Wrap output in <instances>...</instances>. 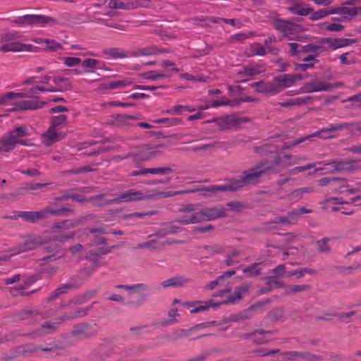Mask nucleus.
Segmentation results:
<instances>
[{
  "mask_svg": "<svg viewBox=\"0 0 361 361\" xmlns=\"http://www.w3.org/2000/svg\"><path fill=\"white\" fill-rule=\"evenodd\" d=\"M260 152L265 154L270 153L269 157L272 160H267L256 164L254 166L245 170L238 177L229 180L224 185L204 186L201 189L176 192L174 194L194 192L196 191H205L216 194L219 192L236 191L245 187L257 185L260 182L262 176L265 173L279 172L285 168L299 164L301 161L307 159L306 157H299L283 152L279 153L277 147L267 144L260 147Z\"/></svg>",
  "mask_w": 361,
  "mask_h": 361,
  "instance_id": "f257e3e1",
  "label": "nucleus"
},
{
  "mask_svg": "<svg viewBox=\"0 0 361 361\" xmlns=\"http://www.w3.org/2000/svg\"><path fill=\"white\" fill-rule=\"evenodd\" d=\"M271 25L289 40L296 39L298 35L305 30L302 25L291 21L290 19L274 18L271 21Z\"/></svg>",
  "mask_w": 361,
  "mask_h": 361,
  "instance_id": "f03ea898",
  "label": "nucleus"
},
{
  "mask_svg": "<svg viewBox=\"0 0 361 361\" xmlns=\"http://www.w3.org/2000/svg\"><path fill=\"white\" fill-rule=\"evenodd\" d=\"M154 195L152 194H145L141 190L133 188L116 195L113 199L106 200L104 204L148 200L152 199Z\"/></svg>",
  "mask_w": 361,
  "mask_h": 361,
  "instance_id": "7ed1b4c3",
  "label": "nucleus"
},
{
  "mask_svg": "<svg viewBox=\"0 0 361 361\" xmlns=\"http://www.w3.org/2000/svg\"><path fill=\"white\" fill-rule=\"evenodd\" d=\"M19 37L20 35L17 32H6L2 35L1 41L4 44L0 46V51H23L25 45L16 41Z\"/></svg>",
  "mask_w": 361,
  "mask_h": 361,
  "instance_id": "20e7f679",
  "label": "nucleus"
},
{
  "mask_svg": "<svg viewBox=\"0 0 361 361\" xmlns=\"http://www.w3.org/2000/svg\"><path fill=\"white\" fill-rule=\"evenodd\" d=\"M13 22L17 24H26V25H33V24H49V25H55L59 24L56 19L46 16L44 15H35V14H29L25 15L23 16H19L13 20Z\"/></svg>",
  "mask_w": 361,
  "mask_h": 361,
  "instance_id": "39448f33",
  "label": "nucleus"
},
{
  "mask_svg": "<svg viewBox=\"0 0 361 361\" xmlns=\"http://www.w3.org/2000/svg\"><path fill=\"white\" fill-rule=\"evenodd\" d=\"M297 79H304L302 74H283L275 76L273 80L277 90V93H279L286 87L293 86Z\"/></svg>",
  "mask_w": 361,
  "mask_h": 361,
  "instance_id": "423d86ee",
  "label": "nucleus"
},
{
  "mask_svg": "<svg viewBox=\"0 0 361 361\" xmlns=\"http://www.w3.org/2000/svg\"><path fill=\"white\" fill-rule=\"evenodd\" d=\"M264 303V302H258L251 305L243 311L233 315V320L238 322L245 319H250L255 316L262 313L264 311L263 307Z\"/></svg>",
  "mask_w": 361,
  "mask_h": 361,
  "instance_id": "0eeeda50",
  "label": "nucleus"
},
{
  "mask_svg": "<svg viewBox=\"0 0 361 361\" xmlns=\"http://www.w3.org/2000/svg\"><path fill=\"white\" fill-rule=\"evenodd\" d=\"M97 333L95 324L92 325L87 323H80L75 324L71 331V335L77 339H82L92 336Z\"/></svg>",
  "mask_w": 361,
  "mask_h": 361,
  "instance_id": "6e6552de",
  "label": "nucleus"
},
{
  "mask_svg": "<svg viewBox=\"0 0 361 361\" xmlns=\"http://www.w3.org/2000/svg\"><path fill=\"white\" fill-rule=\"evenodd\" d=\"M200 221H213L226 216V212L222 207H206L198 212Z\"/></svg>",
  "mask_w": 361,
  "mask_h": 361,
  "instance_id": "1a4fd4ad",
  "label": "nucleus"
},
{
  "mask_svg": "<svg viewBox=\"0 0 361 361\" xmlns=\"http://www.w3.org/2000/svg\"><path fill=\"white\" fill-rule=\"evenodd\" d=\"M243 119L238 118L235 114H231L213 119V121L216 122L219 128L223 130L236 128L241 123Z\"/></svg>",
  "mask_w": 361,
  "mask_h": 361,
  "instance_id": "9d476101",
  "label": "nucleus"
},
{
  "mask_svg": "<svg viewBox=\"0 0 361 361\" xmlns=\"http://www.w3.org/2000/svg\"><path fill=\"white\" fill-rule=\"evenodd\" d=\"M50 212L48 209L39 211H20L18 212V216L25 221L35 223L39 220L47 219V212Z\"/></svg>",
  "mask_w": 361,
  "mask_h": 361,
  "instance_id": "9b49d317",
  "label": "nucleus"
},
{
  "mask_svg": "<svg viewBox=\"0 0 361 361\" xmlns=\"http://www.w3.org/2000/svg\"><path fill=\"white\" fill-rule=\"evenodd\" d=\"M104 197V195H98L96 196H93L90 197L88 200H86L85 196L82 195L73 193L72 192H65L61 197H56V200H68L69 198L72 199L74 201L78 202H84L85 201H88L92 202V204L97 206L104 205V202H97V200H100Z\"/></svg>",
  "mask_w": 361,
  "mask_h": 361,
  "instance_id": "f8f14e48",
  "label": "nucleus"
},
{
  "mask_svg": "<svg viewBox=\"0 0 361 361\" xmlns=\"http://www.w3.org/2000/svg\"><path fill=\"white\" fill-rule=\"evenodd\" d=\"M66 118V116L63 114L53 117L51 125L47 133H43L40 135H66V132L60 130L61 129V126L63 124Z\"/></svg>",
  "mask_w": 361,
  "mask_h": 361,
  "instance_id": "ddd939ff",
  "label": "nucleus"
},
{
  "mask_svg": "<svg viewBox=\"0 0 361 361\" xmlns=\"http://www.w3.org/2000/svg\"><path fill=\"white\" fill-rule=\"evenodd\" d=\"M251 288L250 283L245 282L235 288L233 294L230 295L226 300L221 301L224 304H234L242 298V295L247 293Z\"/></svg>",
  "mask_w": 361,
  "mask_h": 361,
  "instance_id": "4468645a",
  "label": "nucleus"
},
{
  "mask_svg": "<svg viewBox=\"0 0 361 361\" xmlns=\"http://www.w3.org/2000/svg\"><path fill=\"white\" fill-rule=\"evenodd\" d=\"M250 85L252 87L255 88L256 92L259 93L270 94L271 95L278 94L273 80L269 82L259 80V82L252 83Z\"/></svg>",
  "mask_w": 361,
  "mask_h": 361,
  "instance_id": "2eb2a0df",
  "label": "nucleus"
},
{
  "mask_svg": "<svg viewBox=\"0 0 361 361\" xmlns=\"http://www.w3.org/2000/svg\"><path fill=\"white\" fill-rule=\"evenodd\" d=\"M321 44H328L333 50L348 46L350 43L353 42L352 39L346 38H331L324 37L319 40Z\"/></svg>",
  "mask_w": 361,
  "mask_h": 361,
  "instance_id": "dca6fc26",
  "label": "nucleus"
},
{
  "mask_svg": "<svg viewBox=\"0 0 361 361\" xmlns=\"http://www.w3.org/2000/svg\"><path fill=\"white\" fill-rule=\"evenodd\" d=\"M332 86L319 80H314L304 85V91L306 92H314L320 91H329Z\"/></svg>",
  "mask_w": 361,
  "mask_h": 361,
  "instance_id": "f3484780",
  "label": "nucleus"
},
{
  "mask_svg": "<svg viewBox=\"0 0 361 361\" xmlns=\"http://www.w3.org/2000/svg\"><path fill=\"white\" fill-rule=\"evenodd\" d=\"M43 243L44 239L39 235L28 236L20 247L19 252L34 250Z\"/></svg>",
  "mask_w": 361,
  "mask_h": 361,
  "instance_id": "a211bd4d",
  "label": "nucleus"
},
{
  "mask_svg": "<svg viewBox=\"0 0 361 361\" xmlns=\"http://www.w3.org/2000/svg\"><path fill=\"white\" fill-rule=\"evenodd\" d=\"M45 102L35 99L22 100L16 103V109L19 111L36 110L42 108Z\"/></svg>",
  "mask_w": 361,
  "mask_h": 361,
  "instance_id": "6ab92c4d",
  "label": "nucleus"
},
{
  "mask_svg": "<svg viewBox=\"0 0 361 361\" xmlns=\"http://www.w3.org/2000/svg\"><path fill=\"white\" fill-rule=\"evenodd\" d=\"M59 200L55 199V202L49 203L47 206H46L42 209H50V212H47V217L49 215L56 216H67L68 213L73 212V210L69 208H66L63 207L57 206V201Z\"/></svg>",
  "mask_w": 361,
  "mask_h": 361,
  "instance_id": "aec40b11",
  "label": "nucleus"
},
{
  "mask_svg": "<svg viewBox=\"0 0 361 361\" xmlns=\"http://www.w3.org/2000/svg\"><path fill=\"white\" fill-rule=\"evenodd\" d=\"M109 8L111 9L133 10L139 8L137 1H126L119 0H110L108 4Z\"/></svg>",
  "mask_w": 361,
  "mask_h": 361,
  "instance_id": "412c9836",
  "label": "nucleus"
},
{
  "mask_svg": "<svg viewBox=\"0 0 361 361\" xmlns=\"http://www.w3.org/2000/svg\"><path fill=\"white\" fill-rule=\"evenodd\" d=\"M190 281V280L188 278L177 276L163 281L161 285L164 288L169 287H182Z\"/></svg>",
  "mask_w": 361,
  "mask_h": 361,
  "instance_id": "4be33fe9",
  "label": "nucleus"
},
{
  "mask_svg": "<svg viewBox=\"0 0 361 361\" xmlns=\"http://www.w3.org/2000/svg\"><path fill=\"white\" fill-rule=\"evenodd\" d=\"M19 317L22 320L27 321V324H33L44 319V317L42 314L31 310L22 311L19 314Z\"/></svg>",
  "mask_w": 361,
  "mask_h": 361,
  "instance_id": "5701e85b",
  "label": "nucleus"
},
{
  "mask_svg": "<svg viewBox=\"0 0 361 361\" xmlns=\"http://www.w3.org/2000/svg\"><path fill=\"white\" fill-rule=\"evenodd\" d=\"M94 270L95 269L94 268L85 267L80 270L73 279H71L70 281H72L74 284L78 285V288L83 283V281L94 271Z\"/></svg>",
  "mask_w": 361,
  "mask_h": 361,
  "instance_id": "b1692460",
  "label": "nucleus"
},
{
  "mask_svg": "<svg viewBox=\"0 0 361 361\" xmlns=\"http://www.w3.org/2000/svg\"><path fill=\"white\" fill-rule=\"evenodd\" d=\"M78 220H65L63 221L56 222L51 226V230L54 232H60L70 228H74L79 224Z\"/></svg>",
  "mask_w": 361,
  "mask_h": 361,
  "instance_id": "393cba45",
  "label": "nucleus"
},
{
  "mask_svg": "<svg viewBox=\"0 0 361 361\" xmlns=\"http://www.w3.org/2000/svg\"><path fill=\"white\" fill-rule=\"evenodd\" d=\"M161 53V51L155 46H149L137 49L130 53V56L137 57L140 56H152Z\"/></svg>",
  "mask_w": 361,
  "mask_h": 361,
  "instance_id": "a878e982",
  "label": "nucleus"
},
{
  "mask_svg": "<svg viewBox=\"0 0 361 361\" xmlns=\"http://www.w3.org/2000/svg\"><path fill=\"white\" fill-rule=\"evenodd\" d=\"M337 169H342L344 171H353L361 170V165L356 160L341 161V164H336Z\"/></svg>",
  "mask_w": 361,
  "mask_h": 361,
  "instance_id": "bb28decb",
  "label": "nucleus"
},
{
  "mask_svg": "<svg viewBox=\"0 0 361 361\" xmlns=\"http://www.w3.org/2000/svg\"><path fill=\"white\" fill-rule=\"evenodd\" d=\"M323 44H321L319 42V44H308L300 47V50H301L302 53L317 54L319 55V54L326 51V47H324Z\"/></svg>",
  "mask_w": 361,
  "mask_h": 361,
  "instance_id": "cd10ccee",
  "label": "nucleus"
},
{
  "mask_svg": "<svg viewBox=\"0 0 361 361\" xmlns=\"http://www.w3.org/2000/svg\"><path fill=\"white\" fill-rule=\"evenodd\" d=\"M316 164H323L325 166V168H317L313 172H310L309 173L310 175H312V174H313L317 171H324L325 173H333L336 171H342V169H337L338 167L336 164H341V161H333V162H330V163H324V161H322V162H317Z\"/></svg>",
  "mask_w": 361,
  "mask_h": 361,
  "instance_id": "c85d7f7f",
  "label": "nucleus"
},
{
  "mask_svg": "<svg viewBox=\"0 0 361 361\" xmlns=\"http://www.w3.org/2000/svg\"><path fill=\"white\" fill-rule=\"evenodd\" d=\"M21 137H9L0 142V152H8L14 147L16 143L20 142Z\"/></svg>",
  "mask_w": 361,
  "mask_h": 361,
  "instance_id": "c756f323",
  "label": "nucleus"
},
{
  "mask_svg": "<svg viewBox=\"0 0 361 361\" xmlns=\"http://www.w3.org/2000/svg\"><path fill=\"white\" fill-rule=\"evenodd\" d=\"M76 284H74L72 281H69L67 283L62 284L60 287L56 288L47 298L49 301H51L56 298L59 295L63 294L66 292L67 288H77Z\"/></svg>",
  "mask_w": 361,
  "mask_h": 361,
  "instance_id": "7c9ffc66",
  "label": "nucleus"
},
{
  "mask_svg": "<svg viewBox=\"0 0 361 361\" xmlns=\"http://www.w3.org/2000/svg\"><path fill=\"white\" fill-rule=\"evenodd\" d=\"M132 82L129 80H118L111 81L103 85V88L105 90H115L126 87L130 85Z\"/></svg>",
  "mask_w": 361,
  "mask_h": 361,
  "instance_id": "2f4dec72",
  "label": "nucleus"
},
{
  "mask_svg": "<svg viewBox=\"0 0 361 361\" xmlns=\"http://www.w3.org/2000/svg\"><path fill=\"white\" fill-rule=\"evenodd\" d=\"M317 26L322 30L331 32H340L344 29V26L340 23L331 21L319 23Z\"/></svg>",
  "mask_w": 361,
  "mask_h": 361,
  "instance_id": "473e14b6",
  "label": "nucleus"
},
{
  "mask_svg": "<svg viewBox=\"0 0 361 361\" xmlns=\"http://www.w3.org/2000/svg\"><path fill=\"white\" fill-rule=\"evenodd\" d=\"M176 221L185 225L200 222L198 212H195L190 215H183L179 216L178 219H176Z\"/></svg>",
  "mask_w": 361,
  "mask_h": 361,
  "instance_id": "72a5a7b5",
  "label": "nucleus"
},
{
  "mask_svg": "<svg viewBox=\"0 0 361 361\" xmlns=\"http://www.w3.org/2000/svg\"><path fill=\"white\" fill-rule=\"evenodd\" d=\"M104 54L113 59H123L128 56V55L120 48H107L104 50Z\"/></svg>",
  "mask_w": 361,
  "mask_h": 361,
  "instance_id": "f704fd0d",
  "label": "nucleus"
},
{
  "mask_svg": "<svg viewBox=\"0 0 361 361\" xmlns=\"http://www.w3.org/2000/svg\"><path fill=\"white\" fill-rule=\"evenodd\" d=\"M307 4L305 3V5L298 6V7L289 8V11L295 15L300 16H307L313 12V8L307 7Z\"/></svg>",
  "mask_w": 361,
  "mask_h": 361,
  "instance_id": "c9c22d12",
  "label": "nucleus"
},
{
  "mask_svg": "<svg viewBox=\"0 0 361 361\" xmlns=\"http://www.w3.org/2000/svg\"><path fill=\"white\" fill-rule=\"evenodd\" d=\"M221 302H214L212 300H209L208 301L204 302V305H200L195 307L194 309H192L190 310V313H197L201 311H205L209 310L210 307H213L214 309H216L221 305Z\"/></svg>",
  "mask_w": 361,
  "mask_h": 361,
  "instance_id": "e433bc0d",
  "label": "nucleus"
},
{
  "mask_svg": "<svg viewBox=\"0 0 361 361\" xmlns=\"http://www.w3.org/2000/svg\"><path fill=\"white\" fill-rule=\"evenodd\" d=\"M90 310V307H87L86 308H80L73 312H71L70 314H66L63 315L61 317V319L64 321L66 319H74V318H77L79 317H84L87 314V312Z\"/></svg>",
  "mask_w": 361,
  "mask_h": 361,
  "instance_id": "4c0bfd02",
  "label": "nucleus"
},
{
  "mask_svg": "<svg viewBox=\"0 0 361 361\" xmlns=\"http://www.w3.org/2000/svg\"><path fill=\"white\" fill-rule=\"evenodd\" d=\"M252 56H263L267 54L266 48L264 47L260 43L255 42L250 45V49Z\"/></svg>",
  "mask_w": 361,
  "mask_h": 361,
  "instance_id": "58836bf2",
  "label": "nucleus"
},
{
  "mask_svg": "<svg viewBox=\"0 0 361 361\" xmlns=\"http://www.w3.org/2000/svg\"><path fill=\"white\" fill-rule=\"evenodd\" d=\"M311 288V286L308 284H302V285H291L286 287V294H293L298 292L308 290Z\"/></svg>",
  "mask_w": 361,
  "mask_h": 361,
  "instance_id": "ea45409f",
  "label": "nucleus"
},
{
  "mask_svg": "<svg viewBox=\"0 0 361 361\" xmlns=\"http://www.w3.org/2000/svg\"><path fill=\"white\" fill-rule=\"evenodd\" d=\"M330 238H323L321 240H319L316 242L317 250L322 253H327L329 252L331 248L329 245V242Z\"/></svg>",
  "mask_w": 361,
  "mask_h": 361,
  "instance_id": "a19ab883",
  "label": "nucleus"
},
{
  "mask_svg": "<svg viewBox=\"0 0 361 361\" xmlns=\"http://www.w3.org/2000/svg\"><path fill=\"white\" fill-rule=\"evenodd\" d=\"M317 166L316 163H310L307 164L305 166H295L287 172V174L289 176H295L297 175L299 173H302L305 171L306 170L314 168Z\"/></svg>",
  "mask_w": 361,
  "mask_h": 361,
  "instance_id": "79ce46f5",
  "label": "nucleus"
},
{
  "mask_svg": "<svg viewBox=\"0 0 361 361\" xmlns=\"http://www.w3.org/2000/svg\"><path fill=\"white\" fill-rule=\"evenodd\" d=\"M308 352L287 351L283 353L286 360H293L298 358L305 360Z\"/></svg>",
  "mask_w": 361,
  "mask_h": 361,
  "instance_id": "37998d69",
  "label": "nucleus"
},
{
  "mask_svg": "<svg viewBox=\"0 0 361 361\" xmlns=\"http://www.w3.org/2000/svg\"><path fill=\"white\" fill-rule=\"evenodd\" d=\"M283 313L284 310L283 307H276L269 312L267 316L270 320L276 322L283 318Z\"/></svg>",
  "mask_w": 361,
  "mask_h": 361,
  "instance_id": "c03bdc74",
  "label": "nucleus"
},
{
  "mask_svg": "<svg viewBox=\"0 0 361 361\" xmlns=\"http://www.w3.org/2000/svg\"><path fill=\"white\" fill-rule=\"evenodd\" d=\"M261 73L258 66H245L243 67V73L246 76L254 77Z\"/></svg>",
  "mask_w": 361,
  "mask_h": 361,
  "instance_id": "a18cd8bd",
  "label": "nucleus"
},
{
  "mask_svg": "<svg viewBox=\"0 0 361 361\" xmlns=\"http://www.w3.org/2000/svg\"><path fill=\"white\" fill-rule=\"evenodd\" d=\"M116 288L125 289L126 290L145 291V290H147V286L144 283H137V284H134L133 286L118 285V286H116Z\"/></svg>",
  "mask_w": 361,
  "mask_h": 361,
  "instance_id": "49530a36",
  "label": "nucleus"
},
{
  "mask_svg": "<svg viewBox=\"0 0 361 361\" xmlns=\"http://www.w3.org/2000/svg\"><path fill=\"white\" fill-rule=\"evenodd\" d=\"M80 63H82V66L83 69L90 68H101L99 66V61L94 59H86L83 60Z\"/></svg>",
  "mask_w": 361,
  "mask_h": 361,
  "instance_id": "de8ad7c7",
  "label": "nucleus"
},
{
  "mask_svg": "<svg viewBox=\"0 0 361 361\" xmlns=\"http://www.w3.org/2000/svg\"><path fill=\"white\" fill-rule=\"evenodd\" d=\"M288 46L290 47L288 53L292 56H300L302 51L300 49V47L302 45L296 42L288 43Z\"/></svg>",
  "mask_w": 361,
  "mask_h": 361,
  "instance_id": "09e8293b",
  "label": "nucleus"
},
{
  "mask_svg": "<svg viewBox=\"0 0 361 361\" xmlns=\"http://www.w3.org/2000/svg\"><path fill=\"white\" fill-rule=\"evenodd\" d=\"M310 14V20L313 21L322 19L329 16L327 8L319 9L316 11L313 9V12Z\"/></svg>",
  "mask_w": 361,
  "mask_h": 361,
  "instance_id": "8fccbe9b",
  "label": "nucleus"
},
{
  "mask_svg": "<svg viewBox=\"0 0 361 361\" xmlns=\"http://www.w3.org/2000/svg\"><path fill=\"white\" fill-rule=\"evenodd\" d=\"M32 128L27 126H20L16 127L11 133H16V135H27L32 134Z\"/></svg>",
  "mask_w": 361,
  "mask_h": 361,
  "instance_id": "3c124183",
  "label": "nucleus"
},
{
  "mask_svg": "<svg viewBox=\"0 0 361 361\" xmlns=\"http://www.w3.org/2000/svg\"><path fill=\"white\" fill-rule=\"evenodd\" d=\"M172 171L170 167H158L147 169V173L165 175Z\"/></svg>",
  "mask_w": 361,
  "mask_h": 361,
  "instance_id": "603ef678",
  "label": "nucleus"
},
{
  "mask_svg": "<svg viewBox=\"0 0 361 361\" xmlns=\"http://www.w3.org/2000/svg\"><path fill=\"white\" fill-rule=\"evenodd\" d=\"M63 64L68 67H73L82 62L80 58L73 57V56H68L63 58Z\"/></svg>",
  "mask_w": 361,
  "mask_h": 361,
  "instance_id": "864d4df0",
  "label": "nucleus"
},
{
  "mask_svg": "<svg viewBox=\"0 0 361 361\" xmlns=\"http://www.w3.org/2000/svg\"><path fill=\"white\" fill-rule=\"evenodd\" d=\"M169 319L168 321L165 320L161 322V324L163 326H166L167 324H172L176 322V320L175 317L176 316H179V314L178 313V310L176 308L171 309L169 311Z\"/></svg>",
  "mask_w": 361,
  "mask_h": 361,
  "instance_id": "5fc2aeb1",
  "label": "nucleus"
},
{
  "mask_svg": "<svg viewBox=\"0 0 361 361\" xmlns=\"http://www.w3.org/2000/svg\"><path fill=\"white\" fill-rule=\"evenodd\" d=\"M259 264L255 263L252 265L244 268L243 272L245 274H249L251 276H257L260 273V269L258 267Z\"/></svg>",
  "mask_w": 361,
  "mask_h": 361,
  "instance_id": "6e6d98bb",
  "label": "nucleus"
},
{
  "mask_svg": "<svg viewBox=\"0 0 361 361\" xmlns=\"http://www.w3.org/2000/svg\"><path fill=\"white\" fill-rule=\"evenodd\" d=\"M183 111H188L191 112L192 109L188 106L176 105L173 106L172 109L167 110L166 112L171 114H179ZM192 111H194V109H192Z\"/></svg>",
  "mask_w": 361,
  "mask_h": 361,
  "instance_id": "4d7b16f0",
  "label": "nucleus"
},
{
  "mask_svg": "<svg viewBox=\"0 0 361 361\" xmlns=\"http://www.w3.org/2000/svg\"><path fill=\"white\" fill-rule=\"evenodd\" d=\"M346 101L353 102L352 106L353 108L361 107V92L357 94L349 97L347 98Z\"/></svg>",
  "mask_w": 361,
  "mask_h": 361,
  "instance_id": "13d9d810",
  "label": "nucleus"
},
{
  "mask_svg": "<svg viewBox=\"0 0 361 361\" xmlns=\"http://www.w3.org/2000/svg\"><path fill=\"white\" fill-rule=\"evenodd\" d=\"M192 332H193V329H178L173 333V338L174 339H178L181 337L187 336Z\"/></svg>",
  "mask_w": 361,
  "mask_h": 361,
  "instance_id": "bf43d9fd",
  "label": "nucleus"
},
{
  "mask_svg": "<svg viewBox=\"0 0 361 361\" xmlns=\"http://www.w3.org/2000/svg\"><path fill=\"white\" fill-rule=\"evenodd\" d=\"M47 49L51 51H56L61 49L59 43L53 39H46Z\"/></svg>",
  "mask_w": 361,
  "mask_h": 361,
  "instance_id": "052dcab7",
  "label": "nucleus"
},
{
  "mask_svg": "<svg viewBox=\"0 0 361 361\" xmlns=\"http://www.w3.org/2000/svg\"><path fill=\"white\" fill-rule=\"evenodd\" d=\"M341 13L343 16H346L347 17H350V20L352 17L357 16V12L355 11V7H346L341 6Z\"/></svg>",
  "mask_w": 361,
  "mask_h": 361,
  "instance_id": "680f3d73",
  "label": "nucleus"
},
{
  "mask_svg": "<svg viewBox=\"0 0 361 361\" xmlns=\"http://www.w3.org/2000/svg\"><path fill=\"white\" fill-rule=\"evenodd\" d=\"M349 53L346 52L341 54L339 56V59L341 63L343 65H350L355 63V59L353 57H348Z\"/></svg>",
  "mask_w": 361,
  "mask_h": 361,
  "instance_id": "e2e57ef3",
  "label": "nucleus"
},
{
  "mask_svg": "<svg viewBox=\"0 0 361 361\" xmlns=\"http://www.w3.org/2000/svg\"><path fill=\"white\" fill-rule=\"evenodd\" d=\"M224 279V276H219L216 279L209 282L204 286V290H210L216 288L219 282Z\"/></svg>",
  "mask_w": 361,
  "mask_h": 361,
  "instance_id": "0e129e2a",
  "label": "nucleus"
},
{
  "mask_svg": "<svg viewBox=\"0 0 361 361\" xmlns=\"http://www.w3.org/2000/svg\"><path fill=\"white\" fill-rule=\"evenodd\" d=\"M181 231H182V228L180 227L173 226V225H169L163 228L164 233L166 235L174 234V233H178Z\"/></svg>",
  "mask_w": 361,
  "mask_h": 361,
  "instance_id": "69168bd1",
  "label": "nucleus"
},
{
  "mask_svg": "<svg viewBox=\"0 0 361 361\" xmlns=\"http://www.w3.org/2000/svg\"><path fill=\"white\" fill-rule=\"evenodd\" d=\"M288 219L289 221V224H295L299 219V214L296 210V209L292 210L291 212L287 214Z\"/></svg>",
  "mask_w": 361,
  "mask_h": 361,
  "instance_id": "338daca9",
  "label": "nucleus"
},
{
  "mask_svg": "<svg viewBox=\"0 0 361 361\" xmlns=\"http://www.w3.org/2000/svg\"><path fill=\"white\" fill-rule=\"evenodd\" d=\"M59 324V322H44L42 325V327L44 329H47L48 330L47 332L49 333L55 331L57 329Z\"/></svg>",
  "mask_w": 361,
  "mask_h": 361,
  "instance_id": "774afa93",
  "label": "nucleus"
}]
</instances>
